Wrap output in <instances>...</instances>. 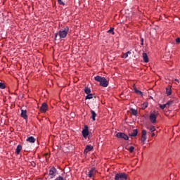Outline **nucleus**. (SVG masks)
<instances>
[{"label": "nucleus", "mask_w": 180, "mask_h": 180, "mask_svg": "<svg viewBox=\"0 0 180 180\" xmlns=\"http://www.w3.org/2000/svg\"><path fill=\"white\" fill-rule=\"evenodd\" d=\"M91 119L94 122H95L96 120V112H95V111L94 110H91Z\"/></svg>", "instance_id": "nucleus-18"}, {"label": "nucleus", "mask_w": 180, "mask_h": 180, "mask_svg": "<svg viewBox=\"0 0 180 180\" xmlns=\"http://www.w3.org/2000/svg\"><path fill=\"white\" fill-rule=\"evenodd\" d=\"M127 54H128V55H129V54H131V51H127Z\"/></svg>", "instance_id": "nucleus-39"}, {"label": "nucleus", "mask_w": 180, "mask_h": 180, "mask_svg": "<svg viewBox=\"0 0 180 180\" xmlns=\"http://www.w3.org/2000/svg\"><path fill=\"white\" fill-rule=\"evenodd\" d=\"M155 136V134L152 133V134H151V137H154Z\"/></svg>", "instance_id": "nucleus-38"}, {"label": "nucleus", "mask_w": 180, "mask_h": 180, "mask_svg": "<svg viewBox=\"0 0 180 180\" xmlns=\"http://www.w3.org/2000/svg\"><path fill=\"white\" fill-rule=\"evenodd\" d=\"M96 172H98V170H96V168L93 167V168H91V169L89 170V173H88V176H89V178H92V176H95Z\"/></svg>", "instance_id": "nucleus-7"}, {"label": "nucleus", "mask_w": 180, "mask_h": 180, "mask_svg": "<svg viewBox=\"0 0 180 180\" xmlns=\"http://www.w3.org/2000/svg\"><path fill=\"white\" fill-rule=\"evenodd\" d=\"M172 86H169V85L166 88V94L167 96L172 95Z\"/></svg>", "instance_id": "nucleus-13"}, {"label": "nucleus", "mask_w": 180, "mask_h": 180, "mask_svg": "<svg viewBox=\"0 0 180 180\" xmlns=\"http://www.w3.org/2000/svg\"><path fill=\"white\" fill-rule=\"evenodd\" d=\"M58 3L59 4V5H62V6H64V5H65V4L62 0H58Z\"/></svg>", "instance_id": "nucleus-28"}, {"label": "nucleus", "mask_w": 180, "mask_h": 180, "mask_svg": "<svg viewBox=\"0 0 180 180\" xmlns=\"http://www.w3.org/2000/svg\"><path fill=\"white\" fill-rule=\"evenodd\" d=\"M149 119L152 123H155L157 122V115L151 113L150 115Z\"/></svg>", "instance_id": "nucleus-11"}, {"label": "nucleus", "mask_w": 180, "mask_h": 180, "mask_svg": "<svg viewBox=\"0 0 180 180\" xmlns=\"http://www.w3.org/2000/svg\"><path fill=\"white\" fill-rule=\"evenodd\" d=\"M174 81H176V82H178V84H179V79H175Z\"/></svg>", "instance_id": "nucleus-37"}, {"label": "nucleus", "mask_w": 180, "mask_h": 180, "mask_svg": "<svg viewBox=\"0 0 180 180\" xmlns=\"http://www.w3.org/2000/svg\"><path fill=\"white\" fill-rule=\"evenodd\" d=\"M150 131H155V127H152L149 129Z\"/></svg>", "instance_id": "nucleus-32"}, {"label": "nucleus", "mask_w": 180, "mask_h": 180, "mask_svg": "<svg viewBox=\"0 0 180 180\" xmlns=\"http://www.w3.org/2000/svg\"><path fill=\"white\" fill-rule=\"evenodd\" d=\"M92 150H94V146H92L91 145L86 146V148L84 150V154L85 155H86V154H88V153H89V151H92Z\"/></svg>", "instance_id": "nucleus-10"}, {"label": "nucleus", "mask_w": 180, "mask_h": 180, "mask_svg": "<svg viewBox=\"0 0 180 180\" xmlns=\"http://www.w3.org/2000/svg\"><path fill=\"white\" fill-rule=\"evenodd\" d=\"M55 180H64V177L59 176Z\"/></svg>", "instance_id": "nucleus-31"}, {"label": "nucleus", "mask_w": 180, "mask_h": 180, "mask_svg": "<svg viewBox=\"0 0 180 180\" xmlns=\"http://www.w3.org/2000/svg\"><path fill=\"white\" fill-rule=\"evenodd\" d=\"M49 175L50 176L51 179L56 178V176L57 175V169L52 167L49 172Z\"/></svg>", "instance_id": "nucleus-4"}, {"label": "nucleus", "mask_w": 180, "mask_h": 180, "mask_svg": "<svg viewBox=\"0 0 180 180\" xmlns=\"http://www.w3.org/2000/svg\"><path fill=\"white\" fill-rule=\"evenodd\" d=\"M57 36H58V34L57 33L55 34V40H57Z\"/></svg>", "instance_id": "nucleus-36"}, {"label": "nucleus", "mask_w": 180, "mask_h": 180, "mask_svg": "<svg viewBox=\"0 0 180 180\" xmlns=\"http://www.w3.org/2000/svg\"><path fill=\"white\" fill-rule=\"evenodd\" d=\"M128 57H129V55L127 53L124 54V56H123L124 58H127Z\"/></svg>", "instance_id": "nucleus-35"}, {"label": "nucleus", "mask_w": 180, "mask_h": 180, "mask_svg": "<svg viewBox=\"0 0 180 180\" xmlns=\"http://www.w3.org/2000/svg\"><path fill=\"white\" fill-rule=\"evenodd\" d=\"M141 45L144 46V39L141 38Z\"/></svg>", "instance_id": "nucleus-34"}, {"label": "nucleus", "mask_w": 180, "mask_h": 180, "mask_svg": "<svg viewBox=\"0 0 180 180\" xmlns=\"http://www.w3.org/2000/svg\"><path fill=\"white\" fill-rule=\"evenodd\" d=\"M130 110H131V115H133L134 116H137L138 112L134 108H131Z\"/></svg>", "instance_id": "nucleus-20"}, {"label": "nucleus", "mask_w": 180, "mask_h": 180, "mask_svg": "<svg viewBox=\"0 0 180 180\" xmlns=\"http://www.w3.org/2000/svg\"><path fill=\"white\" fill-rule=\"evenodd\" d=\"M148 105L147 104V103H144L143 105H142V109L143 110H144V109H147Z\"/></svg>", "instance_id": "nucleus-26"}, {"label": "nucleus", "mask_w": 180, "mask_h": 180, "mask_svg": "<svg viewBox=\"0 0 180 180\" xmlns=\"http://www.w3.org/2000/svg\"><path fill=\"white\" fill-rule=\"evenodd\" d=\"M134 91L135 92V94H137V95H140L141 96H143V93L141 92V91L134 88Z\"/></svg>", "instance_id": "nucleus-19"}, {"label": "nucleus", "mask_w": 180, "mask_h": 180, "mask_svg": "<svg viewBox=\"0 0 180 180\" xmlns=\"http://www.w3.org/2000/svg\"><path fill=\"white\" fill-rule=\"evenodd\" d=\"M92 98H94V94L90 93L87 94V96L85 97V99H92Z\"/></svg>", "instance_id": "nucleus-22"}, {"label": "nucleus", "mask_w": 180, "mask_h": 180, "mask_svg": "<svg viewBox=\"0 0 180 180\" xmlns=\"http://www.w3.org/2000/svg\"><path fill=\"white\" fill-rule=\"evenodd\" d=\"M20 116H21V117H22V119L27 120V110H22Z\"/></svg>", "instance_id": "nucleus-12"}, {"label": "nucleus", "mask_w": 180, "mask_h": 180, "mask_svg": "<svg viewBox=\"0 0 180 180\" xmlns=\"http://www.w3.org/2000/svg\"><path fill=\"white\" fill-rule=\"evenodd\" d=\"M173 103H174V101H169L166 103V106H167V108H169V106H171Z\"/></svg>", "instance_id": "nucleus-23"}, {"label": "nucleus", "mask_w": 180, "mask_h": 180, "mask_svg": "<svg viewBox=\"0 0 180 180\" xmlns=\"http://www.w3.org/2000/svg\"><path fill=\"white\" fill-rule=\"evenodd\" d=\"M115 28L110 27V30L108 31V33H111L112 34H115Z\"/></svg>", "instance_id": "nucleus-24"}, {"label": "nucleus", "mask_w": 180, "mask_h": 180, "mask_svg": "<svg viewBox=\"0 0 180 180\" xmlns=\"http://www.w3.org/2000/svg\"><path fill=\"white\" fill-rule=\"evenodd\" d=\"M26 141H28V143H35L36 139L33 136H30L26 139Z\"/></svg>", "instance_id": "nucleus-15"}, {"label": "nucleus", "mask_w": 180, "mask_h": 180, "mask_svg": "<svg viewBox=\"0 0 180 180\" xmlns=\"http://www.w3.org/2000/svg\"><path fill=\"white\" fill-rule=\"evenodd\" d=\"M129 153H133L134 151V146H130L129 148Z\"/></svg>", "instance_id": "nucleus-29"}, {"label": "nucleus", "mask_w": 180, "mask_h": 180, "mask_svg": "<svg viewBox=\"0 0 180 180\" xmlns=\"http://www.w3.org/2000/svg\"><path fill=\"white\" fill-rule=\"evenodd\" d=\"M30 165H31V167H36V162H34V161L30 162Z\"/></svg>", "instance_id": "nucleus-30"}, {"label": "nucleus", "mask_w": 180, "mask_h": 180, "mask_svg": "<svg viewBox=\"0 0 180 180\" xmlns=\"http://www.w3.org/2000/svg\"><path fill=\"white\" fill-rule=\"evenodd\" d=\"M94 79L97 82H100V86H103V88H106L109 85V82H108L105 77L98 75L94 77Z\"/></svg>", "instance_id": "nucleus-1"}, {"label": "nucleus", "mask_w": 180, "mask_h": 180, "mask_svg": "<svg viewBox=\"0 0 180 180\" xmlns=\"http://www.w3.org/2000/svg\"><path fill=\"white\" fill-rule=\"evenodd\" d=\"M83 137H88L89 136V130L87 125H84V129L82 131Z\"/></svg>", "instance_id": "nucleus-8"}, {"label": "nucleus", "mask_w": 180, "mask_h": 180, "mask_svg": "<svg viewBox=\"0 0 180 180\" xmlns=\"http://www.w3.org/2000/svg\"><path fill=\"white\" fill-rule=\"evenodd\" d=\"M160 109L164 110L165 109V108H168V107H167V104H163V105H160Z\"/></svg>", "instance_id": "nucleus-27"}, {"label": "nucleus", "mask_w": 180, "mask_h": 180, "mask_svg": "<svg viewBox=\"0 0 180 180\" xmlns=\"http://www.w3.org/2000/svg\"><path fill=\"white\" fill-rule=\"evenodd\" d=\"M20 151H22V145H18L17 148L15 150L16 154H20Z\"/></svg>", "instance_id": "nucleus-16"}, {"label": "nucleus", "mask_w": 180, "mask_h": 180, "mask_svg": "<svg viewBox=\"0 0 180 180\" xmlns=\"http://www.w3.org/2000/svg\"><path fill=\"white\" fill-rule=\"evenodd\" d=\"M137 134H139V130L136 129H134L131 133L129 134V136H130V137H136Z\"/></svg>", "instance_id": "nucleus-14"}, {"label": "nucleus", "mask_w": 180, "mask_h": 180, "mask_svg": "<svg viewBox=\"0 0 180 180\" xmlns=\"http://www.w3.org/2000/svg\"><path fill=\"white\" fill-rule=\"evenodd\" d=\"M176 43H177V44H179V43H180V38L179 37L176 39Z\"/></svg>", "instance_id": "nucleus-33"}, {"label": "nucleus", "mask_w": 180, "mask_h": 180, "mask_svg": "<svg viewBox=\"0 0 180 180\" xmlns=\"http://www.w3.org/2000/svg\"><path fill=\"white\" fill-rule=\"evenodd\" d=\"M48 110L49 105L46 103H43L39 109L41 113H46V112H47Z\"/></svg>", "instance_id": "nucleus-6"}, {"label": "nucleus", "mask_w": 180, "mask_h": 180, "mask_svg": "<svg viewBox=\"0 0 180 180\" xmlns=\"http://www.w3.org/2000/svg\"><path fill=\"white\" fill-rule=\"evenodd\" d=\"M141 134V141L146 143V140H147V131L146 129L142 130Z\"/></svg>", "instance_id": "nucleus-9"}, {"label": "nucleus", "mask_w": 180, "mask_h": 180, "mask_svg": "<svg viewBox=\"0 0 180 180\" xmlns=\"http://www.w3.org/2000/svg\"><path fill=\"white\" fill-rule=\"evenodd\" d=\"M115 180H127V174L126 173H117L115 176Z\"/></svg>", "instance_id": "nucleus-3"}, {"label": "nucleus", "mask_w": 180, "mask_h": 180, "mask_svg": "<svg viewBox=\"0 0 180 180\" xmlns=\"http://www.w3.org/2000/svg\"><path fill=\"white\" fill-rule=\"evenodd\" d=\"M84 92L86 94V95L91 94V89H89V87H86L84 89Z\"/></svg>", "instance_id": "nucleus-21"}, {"label": "nucleus", "mask_w": 180, "mask_h": 180, "mask_svg": "<svg viewBox=\"0 0 180 180\" xmlns=\"http://www.w3.org/2000/svg\"><path fill=\"white\" fill-rule=\"evenodd\" d=\"M143 58L144 63H148V56H147L146 53H143Z\"/></svg>", "instance_id": "nucleus-17"}, {"label": "nucleus", "mask_w": 180, "mask_h": 180, "mask_svg": "<svg viewBox=\"0 0 180 180\" xmlns=\"http://www.w3.org/2000/svg\"><path fill=\"white\" fill-rule=\"evenodd\" d=\"M5 88H6V85H5L4 83L0 82V89H5Z\"/></svg>", "instance_id": "nucleus-25"}, {"label": "nucleus", "mask_w": 180, "mask_h": 180, "mask_svg": "<svg viewBox=\"0 0 180 180\" xmlns=\"http://www.w3.org/2000/svg\"><path fill=\"white\" fill-rule=\"evenodd\" d=\"M69 30L70 28L68 27H66L64 28V30H60L58 32V36L60 37V39H65V37H67V34H68Z\"/></svg>", "instance_id": "nucleus-2"}, {"label": "nucleus", "mask_w": 180, "mask_h": 180, "mask_svg": "<svg viewBox=\"0 0 180 180\" xmlns=\"http://www.w3.org/2000/svg\"><path fill=\"white\" fill-rule=\"evenodd\" d=\"M117 139H123L124 140H129V136L123 132H118L116 135Z\"/></svg>", "instance_id": "nucleus-5"}]
</instances>
